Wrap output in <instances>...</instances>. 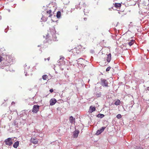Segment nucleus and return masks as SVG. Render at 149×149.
<instances>
[{"mask_svg": "<svg viewBox=\"0 0 149 149\" xmlns=\"http://www.w3.org/2000/svg\"><path fill=\"white\" fill-rule=\"evenodd\" d=\"M53 40H56V37L55 36V34H54L53 35Z\"/></svg>", "mask_w": 149, "mask_h": 149, "instance_id": "393cba45", "label": "nucleus"}, {"mask_svg": "<svg viewBox=\"0 0 149 149\" xmlns=\"http://www.w3.org/2000/svg\"><path fill=\"white\" fill-rule=\"evenodd\" d=\"M30 141L34 144H36L38 142V139L36 138L35 137H32L30 139Z\"/></svg>", "mask_w": 149, "mask_h": 149, "instance_id": "20e7f679", "label": "nucleus"}, {"mask_svg": "<svg viewBox=\"0 0 149 149\" xmlns=\"http://www.w3.org/2000/svg\"><path fill=\"white\" fill-rule=\"evenodd\" d=\"M135 42V40H131L130 41L128 42L127 44L130 46H131L134 44Z\"/></svg>", "mask_w": 149, "mask_h": 149, "instance_id": "f8f14e48", "label": "nucleus"}, {"mask_svg": "<svg viewBox=\"0 0 149 149\" xmlns=\"http://www.w3.org/2000/svg\"><path fill=\"white\" fill-rule=\"evenodd\" d=\"M19 142L18 141L15 142V143L13 145V147L15 148H16L19 145Z\"/></svg>", "mask_w": 149, "mask_h": 149, "instance_id": "ddd939ff", "label": "nucleus"}, {"mask_svg": "<svg viewBox=\"0 0 149 149\" xmlns=\"http://www.w3.org/2000/svg\"><path fill=\"white\" fill-rule=\"evenodd\" d=\"M15 104V102H12V103H11V104Z\"/></svg>", "mask_w": 149, "mask_h": 149, "instance_id": "c9c22d12", "label": "nucleus"}, {"mask_svg": "<svg viewBox=\"0 0 149 149\" xmlns=\"http://www.w3.org/2000/svg\"><path fill=\"white\" fill-rule=\"evenodd\" d=\"M48 38V35H47L46 36V39H47Z\"/></svg>", "mask_w": 149, "mask_h": 149, "instance_id": "79ce46f5", "label": "nucleus"}, {"mask_svg": "<svg viewBox=\"0 0 149 149\" xmlns=\"http://www.w3.org/2000/svg\"><path fill=\"white\" fill-rule=\"evenodd\" d=\"M47 13L49 14V17H50L52 15V11L51 10H47Z\"/></svg>", "mask_w": 149, "mask_h": 149, "instance_id": "a211bd4d", "label": "nucleus"}, {"mask_svg": "<svg viewBox=\"0 0 149 149\" xmlns=\"http://www.w3.org/2000/svg\"><path fill=\"white\" fill-rule=\"evenodd\" d=\"M136 149H143V148L141 147H139L136 148Z\"/></svg>", "mask_w": 149, "mask_h": 149, "instance_id": "f704fd0d", "label": "nucleus"}, {"mask_svg": "<svg viewBox=\"0 0 149 149\" xmlns=\"http://www.w3.org/2000/svg\"><path fill=\"white\" fill-rule=\"evenodd\" d=\"M49 91L50 93H52L53 92V89H50L49 90Z\"/></svg>", "mask_w": 149, "mask_h": 149, "instance_id": "473e14b6", "label": "nucleus"}, {"mask_svg": "<svg viewBox=\"0 0 149 149\" xmlns=\"http://www.w3.org/2000/svg\"><path fill=\"white\" fill-rule=\"evenodd\" d=\"M101 95L102 94L101 92H96L94 93V96L96 98L100 97Z\"/></svg>", "mask_w": 149, "mask_h": 149, "instance_id": "9b49d317", "label": "nucleus"}, {"mask_svg": "<svg viewBox=\"0 0 149 149\" xmlns=\"http://www.w3.org/2000/svg\"><path fill=\"white\" fill-rule=\"evenodd\" d=\"M120 101L119 100H117L115 102L114 104L116 105H119L120 104Z\"/></svg>", "mask_w": 149, "mask_h": 149, "instance_id": "aec40b11", "label": "nucleus"}, {"mask_svg": "<svg viewBox=\"0 0 149 149\" xmlns=\"http://www.w3.org/2000/svg\"><path fill=\"white\" fill-rule=\"evenodd\" d=\"M84 20L86 21V20H87V18H84Z\"/></svg>", "mask_w": 149, "mask_h": 149, "instance_id": "e433bc0d", "label": "nucleus"}, {"mask_svg": "<svg viewBox=\"0 0 149 149\" xmlns=\"http://www.w3.org/2000/svg\"><path fill=\"white\" fill-rule=\"evenodd\" d=\"M1 63H3L2 64L4 66H8L9 65H11V64L12 63L11 62H8L7 60L3 61Z\"/></svg>", "mask_w": 149, "mask_h": 149, "instance_id": "423d86ee", "label": "nucleus"}, {"mask_svg": "<svg viewBox=\"0 0 149 149\" xmlns=\"http://www.w3.org/2000/svg\"><path fill=\"white\" fill-rule=\"evenodd\" d=\"M79 131L78 130H76L73 132V136L74 138H77L79 134Z\"/></svg>", "mask_w": 149, "mask_h": 149, "instance_id": "6e6552de", "label": "nucleus"}, {"mask_svg": "<svg viewBox=\"0 0 149 149\" xmlns=\"http://www.w3.org/2000/svg\"><path fill=\"white\" fill-rule=\"evenodd\" d=\"M96 110L95 107L90 106L88 111L89 113H91L95 111Z\"/></svg>", "mask_w": 149, "mask_h": 149, "instance_id": "1a4fd4ad", "label": "nucleus"}, {"mask_svg": "<svg viewBox=\"0 0 149 149\" xmlns=\"http://www.w3.org/2000/svg\"><path fill=\"white\" fill-rule=\"evenodd\" d=\"M121 4L120 3H116L114 4V7L116 8H118L121 6Z\"/></svg>", "mask_w": 149, "mask_h": 149, "instance_id": "2eb2a0df", "label": "nucleus"}, {"mask_svg": "<svg viewBox=\"0 0 149 149\" xmlns=\"http://www.w3.org/2000/svg\"><path fill=\"white\" fill-rule=\"evenodd\" d=\"M25 75L26 76L27 75V73H25Z\"/></svg>", "mask_w": 149, "mask_h": 149, "instance_id": "a19ab883", "label": "nucleus"}, {"mask_svg": "<svg viewBox=\"0 0 149 149\" xmlns=\"http://www.w3.org/2000/svg\"><path fill=\"white\" fill-rule=\"evenodd\" d=\"M105 128V127H102L100 130H98L97 131L96 134L98 135L100 134L104 131Z\"/></svg>", "mask_w": 149, "mask_h": 149, "instance_id": "0eeeda50", "label": "nucleus"}, {"mask_svg": "<svg viewBox=\"0 0 149 149\" xmlns=\"http://www.w3.org/2000/svg\"><path fill=\"white\" fill-rule=\"evenodd\" d=\"M111 59V54L110 53L109 54L107 55V61L108 62H109Z\"/></svg>", "mask_w": 149, "mask_h": 149, "instance_id": "4468645a", "label": "nucleus"}, {"mask_svg": "<svg viewBox=\"0 0 149 149\" xmlns=\"http://www.w3.org/2000/svg\"><path fill=\"white\" fill-rule=\"evenodd\" d=\"M69 120L70 122L72 123L74 121L75 118H74L72 116H71L70 117Z\"/></svg>", "mask_w": 149, "mask_h": 149, "instance_id": "f3484780", "label": "nucleus"}, {"mask_svg": "<svg viewBox=\"0 0 149 149\" xmlns=\"http://www.w3.org/2000/svg\"><path fill=\"white\" fill-rule=\"evenodd\" d=\"M76 29L77 30L78 29V27L77 26H76Z\"/></svg>", "mask_w": 149, "mask_h": 149, "instance_id": "58836bf2", "label": "nucleus"}, {"mask_svg": "<svg viewBox=\"0 0 149 149\" xmlns=\"http://www.w3.org/2000/svg\"><path fill=\"white\" fill-rule=\"evenodd\" d=\"M114 1H117V0H114Z\"/></svg>", "mask_w": 149, "mask_h": 149, "instance_id": "09e8293b", "label": "nucleus"}, {"mask_svg": "<svg viewBox=\"0 0 149 149\" xmlns=\"http://www.w3.org/2000/svg\"><path fill=\"white\" fill-rule=\"evenodd\" d=\"M4 31L6 33L7 32V29H5V30H4Z\"/></svg>", "mask_w": 149, "mask_h": 149, "instance_id": "4c0bfd02", "label": "nucleus"}, {"mask_svg": "<svg viewBox=\"0 0 149 149\" xmlns=\"http://www.w3.org/2000/svg\"><path fill=\"white\" fill-rule=\"evenodd\" d=\"M80 3H79V4L75 6V8L76 9H78V8H80L79 7V5H80Z\"/></svg>", "mask_w": 149, "mask_h": 149, "instance_id": "a878e982", "label": "nucleus"}, {"mask_svg": "<svg viewBox=\"0 0 149 149\" xmlns=\"http://www.w3.org/2000/svg\"><path fill=\"white\" fill-rule=\"evenodd\" d=\"M61 12L58 11L57 13V15H56V17L57 18H59L61 16Z\"/></svg>", "mask_w": 149, "mask_h": 149, "instance_id": "412c9836", "label": "nucleus"}, {"mask_svg": "<svg viewBox=\"0 0 149 149\" xmlns=\"http://www.w3.org/2000/svg\"><path fill=\"white\" fill-rule=\"evenodd\" d=\"M111 8H112L113 10H115V9H113V7H112L111 8H109V10H111Z\"/></svg>", "mask_w": 149, "mask_h": 149, "instance_id": "72a5a7b5", "label": "nucleus"}, {"mask_svg": "<svg viewBox=\"0 0 149 149\" xmlns=\"http://www.w3.org/2000/svg\"><path fill=\"white\" fill-rule=\"evenodd\" d=\"M47 18L44 17H42L41 18V19L43 21L45 22L47 21Z\"/></svg>", "mask_w": 149, "mask_h": 149, "instance_id": "5701e85b", "label": "nucleus"}, {"mask_svg": "<svg viewBox=\"0 0 149 149\" xmlns=\"http://www.w3.org/2000/svg\"><path fill=\"white\" fill-rule=\"evenodd\" d=\"M50 59V58L49 57H48L47 58V60H48V61H49V60Z\"/></svg>", "mask_w": 149, "mask_h": 149, "instance_id": "ea45409f", "label": "nucleus"}, {"mask_svg": "<svg viewBox=\"0 0 149 149\" xmlns=\"http://www.w3.org/2000/svg\"><path fill=\"white\" fill-rule=\"evenodd\" d=\"M82 6L84 7H85L86 6V5L85 3H83Z\"/></svg>", "mask_w": 149, "mask_h": 149, "instance_id": "c756f323", "label": "nucleus"}, {"mask_svg": "<svg viewBox=\"0 0 149 149\" xmlns=\"http://www.w3.org/2000/svg\"><path fill=\"white\" fill-rule=\"evenodd\" d=\"M82 47L81 45H79L78 46L74 48V49H72L71 50L72 51V52H74V53L75 54V53L79 54L81 51V49Z\"/></svg>", "mask_w": 149, "mask_h": 149, "instance_id": "f03ea898", "label": "nucleus"}, {"mask_svg": "<svg viewBox=\"0 0 149 149\" xmlns=\"http://www.w3.org/2000/svg\"><path fill=\"white\" fill-rule=\"evenodd\" d=\"M56 31L55 30H54V33H56Z\"/></svg>", "mask_w": 149, "mask_h": 149, "instance_id": "37998d69", "label": "nucleus"}, {"mask_svg": "<svg viewBox=\"0 0 149 149\" xmlns=\"http://www.w3.org/2000/svg\"><path fill=\"white\" fill-rule=\"evenodd\" d=\"M146 91H149V87H147L146 89Z\"/></svg>", "mask_w": 149, "mask_h": 149, "instance_id": "7c9ffc66", "label": "nucleus"}, {"mask_svg": "<svg viewBox=\"0 0 149 149\" xmlns=\"http://www.w3.org/2000/svg\"><path fill=\"white\" fill-rule=\"evenodd\" d=\"M104 116V115L103 114H101V113H99L97 116V117L100 118H103Z\"/></svg>", "mask_w": 149, "mask_h": 149, "instance_id": "6ab92c4d", "label": "nucleus"}, {"mask_svg": "<svg viewBox=\"0 0 149 149\" xmlns=\"http://www.w3.org/2000/svg\"><path fill=\"white\" fill-rule=\"evenodd\" d=\"M110 69H111L110 67H107L106 69V71L107 72V71H109Z\"/></svg>", "mask_w": 149, "mask_h": 149, "instance_id": "bb28decb", "label": "nucleus"}, {"mask_svg": "<svg viewBox=\"0 0 149 149\" xmlns=\"http://www.w3.org/2000/svg\"><path fill=\"white\" fill-rule=\"evenodd\" d=\"M25 72V73H26V72H25H25Z\"/></svg>", "mask_w": 149, "mask_h": 149, "instance_id": "a18cd8bd", "label": "nucleus"}, {"mask_svg": "<svg viewBox=\"0 0 149 149\" xmlns=\"http://www.w3.org/2000/svg\"><path fill=\"white\" fill-rule=\"evenodd\" d=\"M121 115L120 114H118L116 116V118H117L118 119L121 118Z\"/></svg>", "mask_w": 149, "mask_h": 149, "instance_id": "b1692460", "label": "nucleus"}, {"mask_svg": "<svg viewBox=\"0 0 149 149\" xmlns=\"http://www.w3.org/2000/svg\"><path fill=\"white\" fill-rule=\"evenodd\" d=\"M57 101L56 99H52L49 101L50 105L51 106L54 105L56 102Z\"/></svg>", "mask_w": 149, "mask_h": 149, "instance_id": "9d476101", "label": "nucleus"}, {"mask_svg": "<svg viewBox=\"0 0 149 149\" xmlns=\"http://www.w3.org/2000/svg\"><path fill=\"white\" fill-rule=\"evenodd\" d=\"M39 46H39V45H38V47H39Z\"/></svg>", "mask_w": 149, "mask_h": 149, "instance_id": "de8ad7c7", "label": "nucleus"}, {"mask_svg": "<svg viewBox=\"0 0 149 149\" xmlns=\"http://www.w3.org/2000/svg\"><path fill=\"white\" fill-rule=\"evenodd\" d=\"M85 9H84L83 10V11H84V13L85 15H86V13H88V10H87V11H86L85 12Z\"/></svg>", "mask_w": 149, "mask_h": 149, "instance_id": "c85d7f7f", "label": "nucleus"}, {"mask_svg": "<svg viewBox=\"0 0 149 149\" xmlns=\"http://www.w3.org/2000/svg\"><path fill=\"white\" fill-rule=\"evenodd\" d=\"M46 60H47L46 58H45V61H46Z\"/></svg>", "mask_w": 149, "mask_h": 149, "instance_id": "c03bdc74", "label": "nucleus"}, {"mask_svg": "<svg viewBox=\"0 0 149 149\" xmlns=\"http://www.w3.org/2000/svg\"><path fill=\"white\" fill-rule=\"evenodd\" d=\"M48 76L47 75H44L42 76V78L44 80H46Z\"/></svg>", "mask_w": 149, "mask_h": 149, "instance_id": "4be33fe9", "label": "nucleus"}, {"mask_svg": "<svg viewBox=\"0 0 149 149\" xmlns=\"http://www.w3.org/2000/svg\"><path fill=\"white\" fill-rule=\"evenodd\" d=\"M63 3L65 5L68 4L69 2V0H61Z\"/></svg>", "mask_w": 149, "mask_h": 149, "instance_id": "dca6fc26", "label": "nucleus"}, {"mask_svg": "<svg viewBox=\"0 0 149 149\" xmlns=\"http://www.w3.org/2000/svg\"><path fill=\"white\" fill-rule=\"evenodd\" d=\"M2 57L0 56V62H2L3 61L2 60Z\"/></svg>", "mask_w": 149, "mask_h": 149, "instance_id": "2f4dec72", "label": "nucleus"}, {"mask_svg": "<svg viewBox=\"0 0 149 149\" xmlns=\"http://www.w3.org/2000/svg\"><path fill=\"white\" fill-rule=\"evenodd\" d=\"M40 106L38 105H34L33 108L32 112L33 113H37L39 111Z\"/></svg>", "mask_w": 149, "mask_h": 149, "instance_id": "7ed1b4c3", "label": "nucleus"}, {"mask_svg": "<svg viewBox=\"0 0 149 149\" xmlns=\"http://www.w3.org/2000/svg\"><path fill=\"white\" fill-rule=\"evenodd\" d=\"M101 83L102 85L104 86H108V81L105 79H102L101 80Z\"/></svg>", "mask_w": 149, "mask_h": 149, "instance_id": "39448f33", "label": "nucleus"}, {"mask_svg": "<svg viewBox=\"0 0 149 149\" xmlns=\"http://www.w3.org/2000/svg\"><path fill=\"white\" fill-rule=\"evenodd\" d=\"M1 17L0 16V19H1Z\"/></svg>", "mask_w": 149, "mask_h": 149, "instance_id": "49530a36", "label": "nucleus"}, {"mask_svg": "<svg viewBox=\"0 0 149 149\" xmlns=\"http://www.w3.org/2000/svg\"><path fill=\"white\" fill-rule=\"evenodd\" d=\"M16 140V138L15 137L8 138L5 140L4 142L6 145L9 146H11Z\"/></svg>", "mask_w": 149, "mask_h": 149, "instance_id": "f257e3e1", "label": "nucleus"}, {"mask_svg": "<svg viewBox=\"0 0 149 149\" xmlns=\"http://www.w3.org/2000/svg\"><path fill=\"white\" fill-rule=\"evenodd\" d=\"M90 52L92 54H93L95 52L94 51L93 49H91L90 51Z\"/></svg>", "mask_w": 149, "mask_h": 149, "instance_id": "cd10ccee", "label": "nucleus"}]
</instances>
